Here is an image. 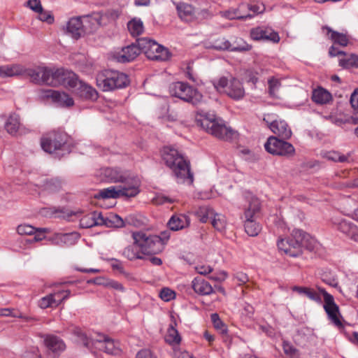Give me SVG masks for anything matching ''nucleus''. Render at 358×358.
I'll return each instance as SVG.
<instances>
[{"instance_id": "1", "label": "nucleus", "mask_w": 358, "mask_h": 358, "mask_svg": "<svg viewBox=\"0 0 358 358\" xmlns=\"http://www.w3.org/2000/svg\"><path fill=\"white\" fill-rule=\"evenodd\" d=\"M162 158L165 164L171 169L178 182L193 183L194 176L190 170V164L178 150L173 147H164Z\"/></svg>"}, {"instance_id": "2", "label": "nucleus", "mask_w": 358, "mask_h": 358, "mask_svg": "<svg viewBox=\"0 0 358 358\" xmlns=\"http://www.w3.org/2000/svg\"><path fill=\"white\" fill-rule=\"evenodd\" d=\"M315 244V239L300 229H294L289 237L280 238L277 243L279 250L293 257L301 255L303 247L309 250H313Z\"/></svg>"}, {"instance_id": "3", "label": "nucleus", "mask_w": 358, "mask_h": 358, "mask_svg": "<svg viewBox=\"0 0 358 358\" xmlns=\"http://www.w3.org/2000/svg\"><path fill=\"white\" fill-rule=\"evenodd\" d=\"M317 292L313 289L310 288L309 292L307 293V297L318 303H322L320 295L322 294L324 298L323 308L328 316L329 320L338 328L343 327V324L341 320V315L339 311L338 306L335 303L334 296L328 293L326 289L322 287L316 286Z\"/></svg>"}, {"instance_id": "4", "label": "nucleus", "mask_w": 358, "mask_h": 358, "mask_svg": "<svg viewBox=\"0 0 358 358\" xmlns=\"http://www.w3.org/2000/svg\"><path fill=\"white\" fill-rule=\"evenodd\" d=\"M131 236L144 256L160 252L164 248V241L169 238L166 231L162 233V236L148 234L143 231H134Z\"/></svg>"}, {"instance_id": "5", "label": "nucleus", "mask_w": 358, "mask_h": 358, "mask_svg": "<svg viewBox=\"0 0 358 358\" xmlns=\"http://www.w3.org/2000/svg\"><path fill=\"white\" fill-rule=\"evenodd\" d=\"M96 85L103 92L127 87L129 80L127 74L115 70H104L96 76Z\"/></svg>"}, {"instance_id": "6", "label": "nucleus", "mask_w": 358, "mask_h": 358, "mask_svg": "<svg viewBox=\"0 0 358 358\" xmlns=\"http://www.w3.org/2000/svg\"><path fill=\"white\" fill-rule=\"evenodd\" d=\"M75 334L78 337V342L88 348L94 345L95 348L110 355H117L120 351L119 343L106 335L98 334L95 338L90 339L80 329H76Z\"/></svg>"}, {"instance_id": "7", "label": "nucleus", "mask_w": 358, "mask_h": 358, "mask_svg": "<svg viewBox=\"0 0 358 358\" xmlns=\"http://www.w3.org/2000/svg\"><path fill=\"white\" fill-rule=\"evenodd\" d=\"M198 122L206 132L217 138L228 141L235 134L231 128L227 127L221 119L216 117L213 114H206Z\"/></svg>"}, {"instance_id": "8", "label": "nucleus", "mask_w": 358, "mask_h": 358, "mask_svg": "<svg viewBox=\"0 0 358 358\" xmlns=\"http://www.w3.org/2000/svg\"><path fill=\"white\" fill-rule=\"evenodd\" d=\"M140 183L138 178H134L131 179V185L104 188L95 194L94 197L96 199H116L120 196L134 197L140 192Z\"/></svg>"}, {"instance_id": "9", "label": "nucleus", "mask_w": 358, "mask_h": 358, "mask_svg": "<svg viewBox=\"0 0 358 358\" xmlns=\"http://www.w3.org/2000/svg\"><path fill=\"white\" fill-rule=\"evenodd\" d=\"M41 83L56 86L58 85H73L75 73L64 69H50L43 66Z\"/></svg>"}, {"instance_id": "10", "label": "nucleus", "mask_w": 358, "mask_h": 358, "mask_svg": "<svg viewBox=\"0 0 358 358\" xmlns=\"http://www.w3.org/2000/svg\"><path fill=\"white\" fill-rule=\"evenodd\" d=\"M170 94L192 105H198L202 101V94L188 83L176 82L169 87Z\"/></svg>"}, {"instance_id": "11", "label": "nucleus", "mask_w": 358, "mask_h": 358, "mask_svg": "<svg viewBox=\"0 0 358 358\" xmlns=\"http://www.w3.org/2000/svg\"><path fill=\"white\" fill-rule=\"evenodd\" d=\"M137 43L142 52L150 59L165 61L170 57L169 50L153 40L142 38L138 39Z\"/></svg>"}, {"instance_id": "12", "label": "nucleus", "mask_w": 358, "mask_h": 358, "mask_svg": "<svg viewBox=\"0 0 358 358\" xmlns=\"http://www.w3.org/2000/svg\"><path fill=\"white\" fill-rule=\"evenodd\" d=\"M215 87L220 92H224L230 98L239 100L243 98L245 90L242 83L236 78H231L229 80L222 77L214 83Z\"/></svg>"}, {"instance_id": "13", "label": "nucleus", "mask_w": 358, "mask_h": 358, "mask_svg": "<svg viewBox=\"0 0 358 358\" xmlns=\"http://www.w3.org/2000/svg\"><path fill=\"white\" fill-rule=\"evenodd\" d=\"M264 148L273 155L289 157L295 153V148L292 144L276 136H270L264 144Z\"/></svg>"}, {"instance_id": "14", "label": "nucleus", "mask_w": 358, "mask_h": 358, "mask_svg": "<svg viewBox=\"0 0 358 358\" xmlns=\"http://www.w3.org/2000/svg\"><path fill=\"white\" fill-rule=\"evenodd\" d=\"M67 135L65 132L52 131L44 136L41 141L43 150L48 153H52L62 147L67 141Z\"/></svg>"}, {"instance_id": "15", "label": "nucleus", "mask_w": 358, "mask_h": 358, "mask_svg": "<svg viewBox=\"0 0 358 358\" xmlns=\"http://www.w3.org/2000/svg\"><path fill=\"white\" fill-rule=\"evenodd\" d=\"M275 117V115L273 114H267L263 120L275 135L283 139H289L292 136V131L288 124L285 121Z\"/></svg>"}, {"instance_id": "16", "label": "nucleus", "mask_w": 358, "mask_h": 358, "mask_svg": "<svg viewBox=\"0 0 358 358\" xmlns=\"http://www.w3.org/2000/svg\"><path fill=\"white\" fill-rule=\"evenodd\" d=\"M250 36L253 41H267L274 43H278L280 39L278 32L266 26H258L251 29Z\"/></svg>"}, {"instance_id": "17", "label": "nucleus", "mask_w": 358, "mask_h": 358, "mask_svg": "<svg viewBox=\"0 0 358 358\" xmlns=\"http://www.w3.org/2000/svg\"><path fill=\"white\" fill-rule=\"evenodd\" d=\"M73 85H66L71 88H75L76 93L85 99H90L95 101L98 98V93L96 90L92 86L80 81L78 79L77 76L75 74V83Z\"/></svg>"}, {"instance_id": "18", "label": "nucleus", "mask_w": 358, "mask_h": 358, "mask_svg": "<svg viewBox=\"0 0 358 358\" xmlns=\"http://www.w3.org/2000/svg\"><path fill=\"white\" fill-rule=\"evenodd\" d=\"M4 127L6 131L12 136L22 135L27 131L21 124L20 115L16 113H11L8 116Z\"/></svg>"}, {"instance_id": "19", "label": "nucleus", "mask_w": 358, "mask_h": 358, "mask_svg": "<svg viewBox=\"0 0 358 358\" xmlns=\"http://www.w3.org/2000/svg\"><path fill=\"white\" fill-rule=\"evenodd\" d=\"M80 225L82 228H91L94 226H108L109 224L101 213L94 211L84 215L80 220Z\"/></svg>"}, {"instance_id": "20", "label": "nucleus", "mask_w": 358, "mask_h": 358, "mask_svg": "<svg viewBox=\"0 0 358 358\" xmlns=\"http://www.w3.org/2000/svg\"><path fill=\"white\" fill-rule=\"evenodd\" d=\"M141 51L142 50L138 45L132 44L123 48L121 51L116 52L114 55V57L118 62H129L134 60Z\"/></svg>"}, {"instance_id": "21", "label": "nucleus", "mask_w": 358, "mask_h": 358, "mask_svg": "<svg viewBox=\"0 0 358 358\" xmlns=\"http://www.w3.org/2000/svg\"><path fill=\"white\" fill-rule=\"evenodd\" d=\"M337 229L348 238L358 243V226L347 220H341L337 224Z\"/></svg>"}, {"instance_id": "22", "label": "nucleus", "mask_w": 358, "mask_h": 358, "mask_svg": "<svg viewBox=\"0 0 358 358\" xmlns=\"http://www.w3.org/2000/svg\"><path fill=\"white\" fill-rule=\"evenodd\" d=\"M66 31L73 38H79L85 32L84 24L81 18H71L67 23Z\"/></svg>"}, {"instance_id": "23", "label": "nucleus", "mask_w": 358, "mask_h": 358, "mask_svg": "<svg viewBox=\"0 0 358 358\" xmlns=\"http://www.w3.org/2000/svg\"><path fill=\"white\" fill-rule=\"evenodd\" d=\"M103 174L108 181L112 182H126V186L131 185V182L129 183L127 181V176L125 173L117 168H106L103 170Z\"/></svg>"}, {"instance_id": "24", "label": "nucleus", "mask_w": 358, "mask_h": 358, "mask_svg": "<svg viewBox=\"0 0 358 358\" xmlns=\"http://www.w3.org/2000/svg\"><path fill=\"white\" fill-rule=\"evenodd\" d=\"M46 96L52 98V101L61 106H72L74 104L73 99L66 93L63 92L48 90Z\"/></svg>"}, {"instance_id": "25", "label": "nucleus", "mask_w": 358, "mask_h": 358, "mask_svg": "<svg viewBox=\"0 0 358 358\" xmlns=\"http://www.w3.org/2000/svg\"><path fill=\"white\" fill-rule=\"evenodd\" d=\"M248 199L249 204L244 210L243 218L245 220H255L256 215L259 213L261 209L260 201L257 197L252 195H250Z\"/></svg>"}, {"instance_id": "26", "label": "nucleus", "mask_w": 358, "mask_h": 358, "mask_svg": "<svg viewBox=\"0 0 358 358\" xmlns=\"http://www.w3.org/2000/svg\"><path fill=\"white\" fill-rule=\"evenodd\" d=\"M194 291L200 295H209L213 292L211 285L201 277H196L192 282Z\"/></svg>"}, {"instance_id": "27", "label": "nucleus", "mask_w": 358, "mask_h": 358, "mask_svg": "<svg viewBox=\"0 0 358 358\" xmlns=\"http://www.w3.org/2000/svg\"><path fill=\"white\" fill-rule=\"evenodd\" d=\"M176 9L179 17L186 22H191L195 17L196 11L192 5L187 3H178Z\"/></svg>"}, {"instance_id": "28", "label": "nucleus", "mask_w": 358, "mask_h": 358, "mask_svg": "<svg viewBox=\"0 0 358 358\" xmlns=\"http://www.w3.org/2000/svg\"><path fill=\"white\" fill-rule=\"evenodd\" d=\"M322 31H326L329 38L334 43L341 46H347L349 42L348 36L344 34L332 30L330 27L324 26Z\"/></svg>"}, {"instance_id": "29", "label": "nucleus", "mask_w": 358, "mask_h": 358, "mask_svg": "<svg viewBox=\"0 0 358 358\" xmlns=\"http://www.w3.org/2000/svg\"><path fill=\"white\" fill-rule=\"evenodd\" d=\"M44 342L47 348L53 352H60L64 351L66 348V345L64 341L56 336H47Z\"/></svg>"}, {"instance_id": "30", "label": "nucleus", "mask_w": 358, "mask_h": 358, "mask_svg": "<svg viewBox=\"0 0 358 358\" xmlns=\"http://www.w3.org/2000/svg\"><path fill=\"white\" fill-rule=\"evenodd\" d=\"M189 224V218L184 214L173 215L168 222L169 227L172 231L182 229Z\"/></svg>"}, {"instance_id": "31", "label": "nucleus", "mask_w": 358, "mask_h": 358, "mask_svg": "<svg viewBox=\"0 0 358 358\" xmlns=\"http://www.w3.org/2000/svg\"><path fill=\"white\" fill-rule=\"evenodd\" d=\"M312 100L317 104H327L332 101V95L324 88L319 87L313 91Z\"/></svg>"}, {"instance_id": "32", "label": "nucleus", "mask_w": 358, "mask_h": 358, "mask_svg": "<svg viewBox=\"0 0 358 358\" xmlns=\"http://www.w3.org/2000/svg\"><path fill=\"white\" fill-rule=\"evenodd\" d=\"M122 255L130 261L144 259V255L138 245L135 243V241H134L133 244L127 246L123 250Z\"/></svg>"}, {"instance_id": "33", "label": "nucleus", "mask_w": 358, "mask_h": 358, "mask_svg": "<svg viewBox=\"0 0 358 358\" xmlns=\"http://www.w3.org/2000/svg\"><path fill=\"white\" fill-rule=\"evenodd\" d=\"M79 238V236L76 233L71 234H58L55 235L54 242L55 244L63 245H74Z\"/></svg>"}, {"instance_id": "34", "label": "nucleus", "mask_w": 358, "mask_h": 358, "mask_svg": "<svg viewBox=\"0 0 358 358\" xmlns=\"http://www.w3.org/2000/svg\"><path fill=\"white\" fill-rule=\"evenodd\" d=\"M41 186L43 191L54 194L59 192L62 189V182L58 178L45 179Z\"/></svg>"}, {"instance_id": "35", "label": "nucleus", "mask_w": 358, "mask_h": 358, "mask_svg": "<svg viewBox=\"0 0 358 358\" xmlns=\"http://www.w3.org/2000/svg\"><path fill=\"white\" fill-rule=\"evenodd\" d=\"M24 67L20 64L6 65L0 66V76L1 77H11L15 76H24Z\"/></svg>"}, {"instance_id": "36", "label": "nucleus", "mask_w": 358, "mask_h": 358, "mask_svg": "<svg viewBox=\"0 0 358 358\" xmlns=\"http://www.w3.org/2000/svg\"><path fill=\"white\" fill-rule=\"evenodd\" d=\"M240 9H243V13L245 10L252 12V17L257 14L262 13L265 10V6L259 1H252L250 3H243L240 4Z\"/></svg>"}, {"instance_id": "37", "label": "nucleus", "mask_w": 358, "mask_h": 358, "mask_svg": "<svg viewBox=\"0 0 358 358\" xmlns=\"http://www.w3.org/2000/svg\"><path fill=\"white\" fill-rule=\"evenodd\" d=\"M127 29L132 36H138L144 31L143 23L141 19L133 18L127 23Z\"/></svg>"}, {"instance_id": "38", "label": "nucleus", "mask_w": 358, "mask_h": 358, "mask_svg": "<svg viewBox=\"0 0 358 358\" xmlns=\"http://www.w3.org/2000/svg\"><path fill=\"white\" fill-rule=\"evenodd\" d=\"M165 341L171 345H178L180 343L181 337L178 330L172 324L167 329Z\"/></svg>"}, {"instance_id": "39", "label": "nucleus", "mask_w": 358, "mask_h": 358, "mask_svg": "<svg viewBox=\"0 0 358 358\" xmlns=\"http://www.w3.org/2000/svg\"><path fill=\"white\" fill-rule=\"evenodd\" d=\"M344 57L339 59V65L344 69L358 68V57L356 55H347L344 52Z\"/></svg>"}, {"instance_id": "40", "label": "nucleus", "mask_w": 358, "mask_h": 358, "mask_svg": "<svg viewBox=\"0 0 358 358\" xmlns=\"http://www.w3.org/2000/svg\"><path fill=\"white\" fill-rule=\"evenodd\" d=\"M195 215L203 223L208 222L209 218H212L214 211L207 206H199L194 212Z\"/></svg>"}, {"instance_id": "41", "label": "nucleus", "mask_w": 358, "mask_h": 358, "mask_svg": "<svg viewBox=\"0 0 358 358\" xmlns=\"http://www.w3.org/2000/svg\"><path fill=\"white\" fill-rule=\"evenodd\" d=\"M43 71V66H36L35 68L25 69L24 76L30 78L32 82L35 83H41Z\"/></svg>"}, {"instance_id": "42", "label": "nucleus", "mask_w": 358, "mask_h": 358, "mask_svg": "<svg viewBox=\"0 0 358 358\" xmlns=\"http://www.w3.org/2000/svg\"><path fill=\"white\" fill-rule=\"evenodd\" d=\"M223 16L229 19H247L251 18L252 15L243 13V9H240V5L236 9H230L223 13Z\"/></svg>"}, {"instance_id": "43", "label": "nucleus", "mask_w": 358, "mask_h": 358, "mask_svg": "<svg viewBox=\"0 0 358 358\" xmlns=\"http://www.w3.org/2000/svg\"><path fill=\"white\" fill-rule=\"evenodd\" d=\"M245 232L250 236H256L262 230L261 225L255 220H245L244 224Z\"/></svg>"}, {"instance_id": "44", "label": "nucleus", "mask_w": 358, "mask_h": 358, "mask_svg": "<svg viewBox=\"0 0 358 358\" xmlns=\"http://www.w3.org/2000/svg\"><path fill=\"white\" fill-rule=\"evenodd\" d=\"M231 48L230 51L232 52H244L250 50L252 45L248 44L243 38H237L233 43H231Z\"/></svg>"}, {"instance_id": "45", "label": "nucleus", "mask_w": 358, "mask_h": 358, "mask_svg": "<svg viewBox=\"0 0 358 358\" xmlns=\"http://www.w3.org/2000/svg\"><path fill=\"white\" fill-rule=\"evenodd\" d=\"M212 218V225L216 230L222 231L225 229L227 226V220L224 215L214 213Z\"/></svg>"}, {"instance_id": "46", "label": "nucleus", "mask_w": 358, "mask_h": 358, "mask_svg": "<svg viewBox=\"0 0 358 358\" xmlns=\"http://www.w3.org/2000/svg\"><path fill=\"white\" fill-rule=\"evenodd\" d=\"M323 157L330 161L335 162H345L348 161V157L338 152L331 150L326 152L323 154Z\"/></svg>"}, {"instance_id": "47", "label": "nucleus", "mask_w": 358, "mask_h": 358, "mask_svg": "<svg viewBox=\"0 0 358 358\" xmlns=\"http://www.w3.org/2000/svg\"><path fill=\"white\" fill-rule=\"evenodd\" d=\"M269 94L272 97H278V92L281 86L280 80L271 78L268 81Z\"/></svg>"}, {"instance_id": "48", "label": "nucleus", "mask_w": 358, "mask_h": 358, "mask_svg": "<svg viewBox=\"0 0 358 358\" xmlns=\"http://www.w3.org/2000/svg\"><path fill=\"white\" fill-rule=\"evenodd\" d=\"M51 294L53 299H55V303L57 307L63 301L69 297L71 292L69 289H61L55 291Z\"/></svg>"}, {"instance_id": "49", "label": "nucleus", "mask_w": 358, "mask_h": 358, "mask_svg": "<svg viewBox=\"0 0 358 358\" xmlns=\"http://www.w3.org/2000/svg\"><path fill=\"white\" fill-rule=\"evenodd\" d=\"M211 321L213 324L214 327L220 331V333L222 334H227V327L224 324V322L220 320L219 315L217 313H213L211 315Z\"/></svg>"}, {"instance_id": "50", "label": "nucleus", "mask_w": 358, "mask_h": 358, "mask_svg": "<svg viewBox=\"0 0 358 358\" xmlns=\"http://www.w3.org/2000/svg\"><path fill=\"white\" fill-rule=\"evenodd\" d=\"M38 306L43 309L57 307L55 299H53L51 293L41 298L38 301Z\"/></svg>"}, {"instance_id": "51", "label": "nucleus", "mask_w": 358, "mask_h": 358, "mask_svg": "<svg viewBox=\"0 0 358 358\" xmlns=\"http://www.w3.org/2000/svg\"><path fill=\"white\" fill-rule=\"evenodd\" d=\"M213 47L218 50H229L231 48V42L223 37L217 38L213 44Z\"/></svg>"}, {"instance_id": "52", "label": "nucleus", "mask_w": 358, "mask_h": 358, "mask_svg": "<svg viewBox=\"0 0 358 358\" xmlns=\"http://www.w3.org/2000/svg\"><path fill=\"white\" fill-rule=\"evenodd\" d=\"M283 351L285 355L291 358H297L299 356V351L289 342L284 341L282 344Z\"/></svg>"}, {"instance_id": "53", "label": "nucleus", "mask_w": 358, "mask_h": 358, "mask_svg": "<svg viewBox=\"0 0 358 358\" xmlns=\"http://www.w3.org/2000/svg\"><path fill=\"white\" fill-rule=\"evenodd\" d=\"M109 224L108 227H122L124 226L123 220L116 214H111L108 217L105 218Z\"/></svg>"}, {"instance_id": "54", "label": "nucleus", "mask_w": 358, "mask_h": 358, "mask_svg": "<svg viewBox=\"0 0 358 358\" xmlns=\"http://www.w3.org/2000/svg\"><path fill=\"white\" fill-rule=\"evenodd\" d=\"M159 297L164 301H169L176 297V293L168 287H164L159 292Z\"/></svg>"}, {"instance_id": "55", "label": "nucleus", "mask_w": 358, "mask_h": 358, "mask_svg": "<svg viewBox=\"0 0 358 358\" xmlns=\"http://www.w3.org/2000/svg\"><path fill=\"white\" fill-rule=\"evenodd\" d=\"M17 231L20 235H33L35 228L29 224H20L17 227Z\"/></svg>"}, {"instance_id": "56", "label": "nucleus", "mask_w": 358, "mask_h": 358, "mask_svg": "<svg viewBox=\"0 0 358 358\" xmlns=\"http://www.w3.org/2000/svg\"><path fill=\"white\" fill-rule=\"evenodd\" d=\"M27 6L35 13L41 12L43 7L40 0H29Z\"/></svg>"}, {"instance_id": "57", "label": "nucleus", "mask_w": 358, "mask_h": 358, "mask_svg": "<svg viewBox=\"0 0 358 358\" xmlns=\"http://www.w3.org/2000/svg\"><path fill=\"white\" fill-rule=\"evenodd\" d=\"M106 15V14H102L101 13H95L92 16L87 17V20L91 23L94 24V22H96L97 25H101L103 24L102 20Z\"/></svg>"}, {"instance_id": "58", "label": "nucleus", "mask_w": 358, "mask_h": 358, "mask_svg": "<svg viewBox=\"0 0 358 358\" xmlns=\"http://www.w3.org/2000/svg\"><path fill=\"white\" fill-rule=\"evenodd\" d=\"M38 13L39 14L38 19L41 21L45 22L48 24L53 23L54 17L50 13L43 11V9L41 12H38Z\"/></svg>"}, {"instance_id": "59", "label": "nucleus", "mask_w": 358, "mask_h": 358, "mask_svg": "<svg viewBox=\"0 0 358 358\" xmlns=\"http://www.w3.org/2000/svg\"><path fill=\"white\" fill-rule=\"evenodd\" d=\"M196 272L201 275H206L213 271V268L209 265H197L195 267Z\"/></svg>"}, {"instance_id": "60", "label": "nucleus", "mask_w": 358, "mask_h": 358, "mask_svg": "<svg viewBox=\"0 0 358 358\" xmlns=\"http://www.w3.org/2000/svg\"><path fill=\"white\" fill-rule=\"evenodd\" d=\"M234 278L238 281L239 285H245L249 281L248 275L243 272L236 273Z\"/></svg>"}, {"instance_id": "61", "label": "nucleus", "mask_w": 358, "mask_h": 358, "mask_svg": "<svg viewBox=\"0 0 358 358\" xmlns=\"http://www.w3.org/2000/svg\"><path fill=\"white\" fill-rule=\"evenodd\" d=\"M46 231V229H36L35 228V232L33 235H34L33 239L31 241L38 242L40 241H42L45 238V233Z\"/></svg>"}, {"instance_id": "62", "label": "nucleus", "mask_w": 358, "mask_h": 358, "mask_svg": "<svg viewBox=\"0 0 358 358\" xmlns=\"http://www.w3.org/2000/svg\"><path fill=\"white\" fill-rule=\"evenodd\" d=\"M106 287L111 288V289L121 291V292L124 291V287L121 283H120L119 282H117L116 280H111V279H108Z\"/></svg>"}, {"instance_id": "63", "label": "nucleus", "mask_w": 358, "mask_h": 358, "mask_svg": "<svg viewBox=\"0 0 358 358\" xmlns=\"http://www.w3.org/2000/svg\"><path fill=\"white\" fill-rule=\"evenodd\" d=\"M136 358H157L150 350L144 349L140 350L136 356Z\"/></svg>"}, {"instance_id": "64", "label": "nucleus", "mask_w": 358, "mask_h": 358, "mask_svg": "<svg viewBox=\"0 0 358 358\" xmlns=\"http://www.w3.org/2000/svg\"><path fill=\"white\" fill-rule=\"evenodd\" d=\"M350 103L354 108L358 109V88L352 94Z\"/></svg>"}]
</instances>
